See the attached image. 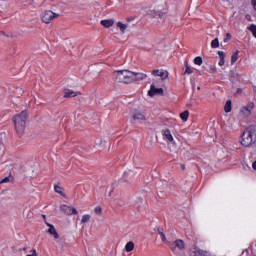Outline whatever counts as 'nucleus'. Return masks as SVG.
<instances>
[{
	"label": "nucleus",
	"instance_id": "nucleus-1",
	"mask_svg": "<svg viewBox=\"0 0 256 256\" xmlns=\"http://www.w3.org/2000/svg\"><path fill=\"white\" fill-rule=\"evenodd\" d=\"M133 71L131 70H117L112 74V78L115 83H123L124 85H129L133 83L132 80Z\"/></svg>",
	"mask_w": 256,
	"mask_h": 256
},
{
	"label": "nucleus",
	"instance_id": "nucleus-2",
	"mask_svg": "<svg viewBox=\"0 0 256 256\" xmlns=\"http://www.w3.org/2000/svg\"><path fill=\"white\" fill-rule=\"evenodd\" d=\"M27 117V110H23L13 117L15 130L18 135H23V131H25V126L27 125Z\"/></svg>",
	"mask_w": 256,
	"mask_h": 256
},
{
	"label": "nucleus",
	"instance_id": "nucleus-3",
	"mask_svg": "<svg viewBox=\"0 0 256 256\" xmlns=\"http://www.w3.org/2000/svg\"><path fill=\"white\" fill-rule=\"evenodd\" d=\"M168 247L174 255H181V253L185 251V241L177 239L173 242H169Z\"/></svg>",
	"mask_w": 256,
	"mask_h": 256
},
{
	"label": "nucleus",
	"instance_id": "nucleus-4",
	"mask_svg": "<svg viewBox=\"0 0 256 256\" xmlns=\"http://www.w3.org/2000/svg\"><path fill=\"white\" fill-rule=\"evenodd\" d=\"M241 145L243 147H251L253 145V131L245 129L241 136Z\"/></svg>",
	"mask_w": 256,
	"mask_h": 256
},
{
	"label": "nucleus",
	"instance_id": "nucleus-5",
	"mask_svg": "<svg viewBox=\"0 0 256 256\" xmlns=\"http://www.w3.org/2000/svg\"><path fill=\"white\" fill-rule=\"evenodd\" d=\"M57 17V14H55L51 10H46L45 12L42 13L41 19L43 23H46L47 25L53 21Z\"/></svg>",
	"mask_w": 256,
	"mask_h": 256
},
{
	"label": "nucleus",
	"instance_id": "nucleus-6",
	"mask_svg": "<svg viewBox=\"0 0 256 256\" xmlns=\"http://www.w3.org/2000/svg\"><path fill=\"white\" fill-rule=\"evenodd\" d=\"M60 211L65 213V215H77V209H75V207L65 204L60 205Z\"/></svg>",
	"mask_w": 256,
	"mask_h": 256
},
{
	"label": "nucleus",
	"instance_id": "nucleus-7",
	"mask_svg": "<svg viewBox=\"0 0 256 256\" xmlns=\"http://www.w3.org/2000/svg\"><path fill=\"white\" fill-rule=\"evenodd\" d=\"M152 75L154 77H161L162 81H165V79H167L169 77V72L167 70H153L152 71Z\"/></svg>",
	"mask_w": 256,
	"mask_h": 256
},
{
	"label": "nucleus",
	"instance_id": "nucleus-8",
	"mask_svg": "<svg viewBox=\"0 0 256 256\" xmlns=\"http://www.w3.org/2000/svg\"><path fill=\"white\" fill-rule=\"evenodd\" d=\"M146 120H147V118L145 117V114L141 113L140 111H136L132 115V123H135L136 121L141 123Z\"/></svg>",
	"mask_w": 256,
	"mask_h": 256
},
{
	"label": "nucleus",
	"instance_id": "nucleus-9",
	"mask_svg": "<svg viewBox=\"0 0 256 256\" xmlns=\"http://www.w3.org/2000/svg\"><path fill=\"white\" fill-rule=\"evenodd\" d=\"M147 79V74L142 72H132V83H135V81H143Z\"/></svg>",
	"mask_w": 256,
	"mask_h": 256
},
{
	"label": "nucleus",
	"instance_id": "nucleus-10",
	"mask_svg": "<svg viewBox=\"0 0 256 256\" xmlns=\"http://www.w3.org/2000/svg\"><path fill=\"white\" fill-rule=\"evenodd\" d=\"M148 95L150 97H155V95H163V88H157L155 85H151Z\"/></svg>",
	"mask_w": 256,
	"mask_h": 256
},
{
	"label": "nucleus",
	"instance_id": "nucleus-11",
	"mask_svg": "<svg viewBox=\"0 0 256 256\" xmlns=\"http://www.w3.org/2000/svg\"><path fill=\"white\" fill-rule=\"evenodd\" d=\"M253 107H255L253 103L249 104L248 106H243L241 108L242 115H244V117H249L251 115V111H253Z\"/></svg>",
	"mask_w": 256,
	"mask_h": 256
},
{
	"label": "nucleus",
	"instance_id": "nucleus-12",
	"mask_svg": "<svg viewBox=\"0 0 256 256\" xmlns=\"http://www.w3.org/2000/svg\"><path fill=\"white\" fill-rule=\"evenodd\" d=\"M162 135L165 141H169V143H173L174 139H173V135L171 134V130L169 129L162 130Z\"/></svg>",
	"mask_w": 256,
	"mask_h": 256
},
{
	"label": "nucleus",
	"instance_id": "nucleus-13",
	"mask_svg": "<svg viewBox=\"0 0 256 256\" xmlns=\"http://www.w3.org/2000/svg\"><path fill=\"white\" fill-rule=\"evenodd\" d=\"M46 225H47V227H49L48 233L50 235H53L54 239H59V233H57L55 226H53V224H50V223H46Z\"/></svg>",
	"mask_w": 256,
	"mask_h": 256
},
{
	"label": "nucleus",
	"instance_id": "nucleus-14",
	"mask_svg": "<svg viewBox=\"0 0 256 256\" xmlns=\"http://www.w3.org/2000/svg\"><path fill=\"white\" fill-rule=\"evenodd\" d=\"M100 24L106 29H109L110 27H113L115 25V20L113 19L101 20Z\"/></svg>",
	"mask_w": 256,
	"mask_h": 256
},
{
	"label": "nucleus",
	"instance_id": "nucleus-15",
	"mask_svg": "<svg viewBox=\"0 0 256 256\" xmlns=\"http://www.w3.org/2000/svg\"><path fill=\"white\" fill-rule=\"evenodd\" d=\"M64 97L65 98L77 97V92L70 90V89H66V90H64Z\"/></svg>",
	"mask_w": 256,
	"mask_h": 256
},
{
	"label": "nucleus",
	"instance_id": "nucleus-16",
	"mask_svg": "<svg viewBox=\"0 0 256 256\" xmlns=\"http://www.w3.org/2000/svg\"><path fill=\"white\" fill-rule=\"evenodd\" d=\"M156 233H159L160 237H161V241H163V243L167 242V237L165 236V233L163 232V228H157Z\"/></svg>",
	"mask_w": 256,
	"mask_h": 256
},
{
	"label": "nucleus",
	"instance_id": "nucleus-17",
	"mask_svg": "<svg viewBox=\"0 0 256 256\" xmlns=\"http://www.w3.org/2000/svg\"><path fill=\"white\" fill-rule=\"evenodd\" d=\"M125 249L127 253H131V251H133V249H135V243H133V241L128 242L125 245Z\"/></svg>",
	"mask_w": 256,
	"mask_h": 256
},
{
	"label": "nucleus",
	"instance_id": "nucleus-18",
	"mask_svg": "<svg viewBox=\"0 0 256 256\" xmlns=\"http://www.w3.org/2000/svg\"><path fill=\"white\" fill-rule=\"evenodd\" d=\"M180 119L185 123L189 119V110H185L184 112L180 113Z\"/></svg>",
	"mask_w": 256,
	"mask_h": 256
},
{
	"label": "nucleus",
	"instance_id": "nucleus-19",
	"mask_svg": "<svg viewBox=\"0 0 256 256\" xmlns=\"http://www.w3.org/2000/svg\"><path fill=\"white\" fill-rule=\"evenodd\" d=\"M238 59H239V51L237 50L231 56V65H234V63H237Z\"/></svg>",
	"mask_w": 256,
	"mask_h": 256
},
{
	"label": "nucleus",
	"instance_id": "nucleus-20",
	"mask_svg": "<svg viewBox=\"0 0 256 256\" xmlns=\"http://www.w3.org/2000/svg\"><path fill=\"white\" fill-rule=\"evenodd\" d=\"M231 105H232L231 100H227L224 106L225 113H231V109H232Z\"/></svg>",
	"mask_w": 256,
	"mask_h": 256
},
{
	"label": "nucleus",
	"instance_id": "nucleus-21",
	"mask_svg": "<svg viewBox=\"0 0 256 256\" xmlns=\"http://www.w3.org/2000/svg\"><path fill=\"white\" fill-rule=\"evenodd\" d=\"M117 27L120 29L121 33H125L127 31V24H123V22H117Z\"/></svg>",
	"mask_w": 256,
	"mask_h": 256
},
{
	"label": "nucleus",
	"instance_id": "nucleus-22",
	"mask_svg": "<svg viewBox=\"0 0 256 256\" xmlns=\"http://www.w3.org/2000/svg\"><path fill=\"white\" fill-rule=\"evenodd\" d=\"M185 66H186V70H185V75H191V73H193V68L189 65V63L187 61H185Z\"/></svg>",
	"mask_w": 256,
	"mask_h": 256
},
{
	"label": "nucleus",
	"instance_id": "nucleus-23",
	"mask_svg": "<svg viewBox=\"0 0 256 256\" xmlns=\"http://www.w3.org/2000/svg\"><path fill=\"white\" fill-rule=\"evenodd\" d=\"M211 48L212 49L219 48V38H215L214 40L211 41Z\"/></svg>",
	"mask_w": 256,
	"mask_h": 256
},
{
	"label": "nucleus",
	"instance_id": "nucleus-24",
	"mask_svg": "<svg viewBox=\"0 0 256 256\" xmlns=\"http://www.w3.org/2000/svg\"><path fill=\"white\" fill-rule=\"evenodd\" d=\"M89 221H91V215H89V214H84V215L82 216L81 223H89Z\"/></svg>",
	"mask_w": 256,
	"mask_h": 256
},
{
	"label": "nucleus",
	"instance_id": "nucleus-25",
	"mask_svg": "<svg viewBox=\"0 0 256 256\" xmlns=\"http://www.w3.org/2000/svg\"><path fill=\"white\" fill-rule=\"evenodd\" d=\"M248 31H251L253 37H255V39H256V25H255V24H251V25L248 27Z\"/></svg>",
	"mask_w": 256,
	"mask_h": 256
},
{
	"label": "nucleus",
	"instance_id": "nucleus-26",
	"mask_svg": "<svg viewBox=\"0 0 256 256\" xmlns=\"http://www.w3.org/2000/svg\"><path fill=\"white\" fill-rule=\"evenodd\" d=\"M194 64L199 65V66L203 65V58H201V56L195 57L194 58Z\"/></svg>",
	"mask_w": 256,
	"mask_h": 256
},
{
	"label": "nucleus",
	"instance_id": "nucleus-27",
	"mask_svg": "<svg viewBox=\"0 0 256 256\" xmlns=\"http://www.w3.org/2000/svg\"><path fill=\"white\" fill-rule=\"evenodd\" d=\"M165 15H167V11L164 12H157L154 17H158L159 19H163V17H165Z\"/></svg>",
	"mask_w": 256,
	"mask_h": 256
},
{
	"label": "nucleus",
	"instance_id": "nucleus-28",
	"mask_svg": "<svg viewBox=\"0 0 256 256\" xmlns=\"http://www.w3.org/2000/svg\"><path fill=\"white\" fill-rule=\"evenodd\" d=\"M95 215H101L103 213V210L101 209V206H97L94 208Z\"/></svg>",
	"mask_w": 256,
	"mask_h": 256
},
{
	"label": "nucleus",
	"instance_id": "nucleus-29",
	"mask_svg": "<svg viewBox=\"0 0 256 256\" xmlns=\"http://www.w3.org/2000/svg\"><path fill=\"white\" fill-rule=\"evenodd\" d=\"M54 191L59 193V195H63V188H61V186H55Z\"/></svg>",
	"mask_w": 256,
	"mask_h": 256
},
{
	"label": "nucleus",
	"instance_id": "nucleus-30",
	"mask_svg": "<svg viewBox=\"0 0 256 256\" xmlns=\"http://www.w3.org/2000/svg\"><path fill=\"white\" fill-rule=\"evenodd\" d=\"M223 41L224 43H229V41H231V33H227Z\"/></svg>",
	"mask_w": 256,
	"mask_h": 256
},
{
	"label": "nucleus",
	"instance_id": "nucleus-31",
	"mask_svg": "<svg viewBox=\"0 0 256 256\" xmlns=\"http://www.w3.org/2000/svg\"><path fill=\"white\" fill-rule=\"evenodd\" d=\"M218 56L220 57V59H225V52L218 51Z\"/></svg>",
	"mask_w": 256,
	"mask_h": 256
},
{
	"label": "nucleus",
	"instance_id": "nucleus-32",
	"mask_svg": "<svg viewBox=\"0 0 256 256\" xmlns=\"http://www.w3.org/2000/svg\"><path fill=\"white\" fill-rule=\"evenodd\" d=\"M31 253H32V254H28V255H26V256H37V250L32 249V250H31Z\"/></svg>",
	"mask_w": 256,
	"mask_h": 256
},
{
	"label": "nucleus",
	"instance_id": "nucleus-33",
	"mask_svg": "<svg viewBox=\"0 0 256 256\" xmlns=\"http://www.w3.org/2000/svg\"><path fill=\"white\" fill-rule=\"evenodd\" d=\"M218 65L220 67H223V65H225V59H220L219 62H218Z\"/></svg>",
	"mask_w": 256,
	"mask_h": 256
},
{
	"label": "nucleus",
	"instance_id": "nucleus-34",
	"mask_svg": "<svg viewBox=\"0 0 256 256\" xmlns=\"http://www.w3.org/2000/svg\"><path fill=\"white\" fill-rule=\"evenodd\" d=\"M0 183H9V177L3 178Z\"/></svg>",
	"mask_w": 256,
	"mask_h": 256
},
{
	"label": "nucleus",
	"instance_id": "nucleus-35",
	"mask_svg": "<svg viewBox=\"0 0 256 256\" xmlns=\"http://www.w3.org/2000/svg\"><path fill=\"white\" fill-rule=\"evenodd\" d=\"M246 19H247V21H251V15H249V14H246Z\"/></svg>",
	"mask_w": 256,
	"mask_h": 256
},
{
	"label": "nucleus",
	"instance_id": "nucleus-36",
	"mask_svg": "<svg viewBox=\"0 0 256 256\" xmlns=\"http://www.w3.org/2000/svg\"><path fill=\"white\" fill-rule=\"evenodd\" d=\"M252 169H254V171H256V161L253 162Z\"/></svg>",
	"mask_w": 256,
	"mask_h": 256
},
{
	"label": "nucleus",
	"instance_id": "nucleus-37",
	"mask_svg": "<svg viewBox=\"0 0 256 256\" xmlns=\"http://www.w3.org/2000/svg\"><path fill=\"white\" fill-rule=\"evenodd\" d=\"M181 169L185 170V165L184 164H181Z\"/></svg>",
	"mask_w": 256,
	"mask_h": 256
},
{
	"label": "nucleus",
	"instance_id": "nucleus-38",
	"mask_svg": "<svg viewBox=\"0 0 256 256\" xmlns=\"http://www.w3.org/2000/svg\"><path fill=\"white\" fill-rule=\"evenodd\" d=\"M237 93H241V89H238V90H237Z\"/></svg>",
	"mask_w": 256,
	"mask_h": 256
},
{
	"label": "nucleus",
	"instance_id": "nucleus-39",
	"mask_svg": "<svg viewBox=\"0 0 256 256\" xmlns=\"http://www.w3.org/2000/svg\"><path fill=\"white\" fill-rule=\"evenodd\" d=\"M42 217L45 219V215H42Z\"/></svg>",
	"mask_w": 256,
	"mask_h": 256
},
{
	"label": "nucleus",
	"instance_id": "nucleus-40",
	"mask_svg": "<svg viewBox=\"0 0 256 256\" xmlns=\"http://www.w3.org/2000/svg\"><path fill=\"white\" fill-rule=\"evenodd\" d=\"M226 1H229V0H226Z\"/></svg>",
	"mask_w": 256,
	"mask_h": 256
}]
</instances>
